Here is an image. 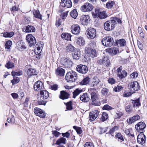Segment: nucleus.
<instances>
[{
	"mask_svg": "<svg viewBox=\"0 0 147 147\" xmlns=\"http://www.w3.org/2000/svg\"><path fill=\"white\" fill-rule=\"evenodd\" d=\"M119 129V127L117 126H115L113 128H112L111 129H110L109 132L108 133H107L106 134H109V133L111 135H112L113 134L114 132H115L116 131L118 130Z\"/></svg>",
	"mask_w": 147,
	"mask_h": 147,
	"instance_id": "nucleus-47",
	"label": "nucleus"
},
{
	"mask_svg": "<svg viewBox=\"0 0 147 147\" xmlns=\"http://www.w3.org/2000/svg\"><path fill=\"white\" fill-rule=\"evenodd\" d=\"M72 33L74 34L78 35L80 32V28L79 26L77 24L73 25L71 28Z\"/></svg>",
	"mask_w": 147,
	"mask_h": 147,
	"instance_id": "nucleus-19",
	"label": "nucleus"
},
{
	"mask_svg": "<svg viewBox=\"0 0 147 147\" xmlns=\"http://www.w3.org/2000/svg\"><path fill=\"white\" fill-rule=\"evenodd\" d=\"M74 52L72 56L73 58L75 59H79L80 57V51L79 50L76 49Z\"/></svg>",
	"mask_w": 147,
	"mask_h": 147,
	"instance_id": "nucleus-30",
	"label": "nucleus"
},
{
	"mask_svg": "<svg viewBox=\"0 0 147 147\" xmlns=\"http://www.w3.org/2000/svg\"><path fill=\"white\" fill-rule=\"evenodd\" d=\"M109 92V90L105 88H103L101 90L102 94L103 96L107 95Z\"/></svg>",
	"mask_w": 147,
	"mask_h": 147,
	"instance_id": "nucleus-53",
	"label": "nucleus"
},
{
	"mask_svg": "<svg viewBox=\"0 0 147 147\" xmlns=\"http://www.w3.org/2000/svg\"><path fill=\"white\" fill-rule=\"evenodd\" d=\"M84 147H94L93 144L90 142H86L84 145Z\"/></svg>",
	"mask_w": 147,
	"mask_h": 147,
	"instance_id": "nucleus-61",
	"label": "nucleus"
},
{
	"mask_svg": "<svg viewBox=\"0 0 147 147\" xmlns=\"http://www.w3.org/2000/svg\"><path fill=\"white\" fill-rule=\"evenodd\" d=\"M77 43L80 45H83L85 44L84 40L83 37H78L77 40Z\"/></svg>",
	"mask_w": 147,
	"mask_h": 147,
	"instance_id": "nucleus-40",
	"label": "nucleus"
},
{
	"mask_svg": "<svg viewBox=\"0 0 147 147\" xmlns=\"http://www.w3.org/2000/svg\"><path fill=\"white\" fill-rule=\"evenodd\" d=\"M116 24L115 21H112V20L107 21L104 23V28L107 31L112 30L114 28Z\"/></svg>",
	"mask_w": 147,
	"mask_h": 147,
	"instance_id": "nucleus-2",
	"label": "nucleus"
},
{
	"mask_svg": "<svg viewBox=\"0 0 147 147\" xmlns=\"http://www.w3.org/2000/svg\"><path fill=\"white\" fill-rule=\"evenodd\" d=\"M114 4L113 1H112L107 3L106 4L107 7L108 8H111L113 7V5Z\"/></svg>",
	"mask_w": 147,
	"mask_h": 147,
	"instance_id": "nucleus-58",
	"label": "nucleus"
},
{
	"mask_svg": "<svg viewBox=\"0 0 147 147\" xmlns=\"http://www.w3.org/2000/svg\"><path fill=\"white\" fill-rule=\"evenodd\" d=\"M17 49L19 50L23 51L26 49L24 43L23 42H19L17 46Z\"/></svg>",
	"mask_w": 147,
	"mask_h": 147,
	"instance_id": "nucleus-38",
	"label": "nucleus"
},
{
	"mask_svg": "<svg viewBox=\"0 0 147 147\" xmlns=\"http://www.w3.org/2000/svg\"><path fill=\"white\" fill-rule=\"evenodd\" d=\"M138 76V74L137 72H133L130 75L131 78H137Z\"/></svg>",
	"mask_w": 147,
	"mask_h": 147,
	"instance_id": "nucleus-64",
	"label": "nucleus"
},
{
	"mask_svg": "<svg viewBox=\"0 0 147 147\" xmlns=\"http://www.w3.org/2000/svg\"><path fill=\"white\" fill-rule=\"evenodd\" d=\"M44 88L42 83L40 81L36 82L34 85V88L35 90L38 91Z\"/></svg>",
	"mask_w": 147,
	"mask_h": 147,
	"instance_id": "nucleus-22",
	"label": "nucleus"
},
{
	"mask_svg": "<svg viewBox=\"0 0 147 147\" xmlns=\"http://www.w3.org/2000/svg\"><path fill=\"white\" fill-rule=\"evenodd\" d=\"M14 33L13 32H4L1 33V36L5 38L11 37L14 34Z\"/></svg>",
	"mask_w": 147,
	"mask_h": 147,
	"instance_id": "nucleus-31",
	"label": "nucleus"
},
{
	"mask_svg": "<svg viewBox=\"0 0 147 147\" xmlns=\"http://www.w3.org/2000/svg\"><path fill=\"white\" fill-rule=\"evenodd\" d=\"M146 140V137L144 134L143 132H141L137 136L138 142L141 144L143 145L145 143Z\"/></svg>",
	"mask_w": 147,
	"mask_h": 147,
	"instance_id": "nucleus-12",
	"label": "nucleus"
},
{
	"mask_svg": "<svg viewBox=\"0 0 147 147\" xmlns=\"http://www.w3.org/2000/svg\"><path fill=\"white\" fill-rule=\"evenodd\" d=\"M11 74L13 76V77H15L22 75L23 74V72L22 71H20L17 72L12 71Z\"/></svg>",
	"mask_w": 147,
	"mask_h": 147,
	"instance_id": "nucleus-45",
	"label": "nucleus"
},
{
	"mask_svg": "<svg viewBox=\"0 0 147 147\" xmlns=\"http://www.w3.org/2000/svg\"><path fill=\"white\" fill-rule=\"evenodd\" d=\"M65 70L61 67H58L55 70L56 75L61 76H63L65 74Z\"/></svg>",
	"mask_w": 147,
	"mask_h": 147,
	"instance_id": "nucleus-29",
	"label": "nucleus"
},
{
	"mask_svg": "<svg viewBox=\"0 0 147 147\" xmlns=\"http://www.w3.org/2000/svg\"><path fill=\"white\" fill-rule=\"evenodd\" d=\"M94 14L95 17H98L101 19L105 18L107 17L105 11H100L99 9L98 8L95 9V13Z\"/></svg>",
	"mask_w": 147,
	"mask_h": 147,
	"instance_id": "nucleus-6",
	"label": "nucleus"
},
{
	"mask_svg": "<svg viewBox=\"0 0 147 147\" xmlns=\"http://www.w3.org/2000/svg\"><path fill=\"white\" fill-rule=\"evenodd\" d=\"M5 66L8 69H9L14 67V65L13 63L10 61H8L5 65Z\"/></svg>",
	"mask_w": 147,
	"mask_h": 147,
	"instance_id": "nucleus-54",
	"label": "nucleus"
},
{
	"mask_svg": "<svg viewBox=\"0 0 147 147\" xmlns=\"http://www.w3.org/2000/svg\"><path fill=\"white\" fill-rule=\"evenodd\" d=\"M66 139L65 138L61 137L57 141L55 144L57 145H59L61 143L65 144H66Z\"/></svg>",
	"mask_w": 147,
	"mask_h": 147,
	"instance_id": "nucleus-39",
	"label": "nucleus"
},
{
	"mask_svg": "<svg viewBox=\"0 0 147 147\" xmlns=\"http://www.w3.org/2000/svg\"><path fill=\"white\" fill-rule=\"evenodd\" d=\"M64 104L65 105L67 110L70 111L73 109L72 107V102L71 101H70L68 102L64 103Z\"/></svg>",
	"mask_w": 147,
	"mask_h": 147,
	"instance_id": "nucleus-43",
	"label": "nucleus"
},
{
	"mask_svg": "<svg viewBox=\"0 0 147 147\" xmlns=\"http://www.w3.org/2000/svg\"><path fill=\"white\" fill-rule=\"evenodd\" d=\"M35 30L36 29L35 27L31 25H28L24 27L22 29L23 32L27 33L34 32Z\"/></svg>",
	"mask_w": 147,
	"mask_h": 147,
	"instance_id": "nucleus-20",
	"label": "nucleus"
},
{
	"mask_svg": "<svg viewBox=\"0 0 147 147\" xmlns=\"http://www.w3.org/2000/svg\"><path fill=\"white\" fill-rule=\"evenodd\" d=\"M108 82L109 83L111 84H115V80L113 78H109L108 80Z\"/></svg>",
	"mask_w": 147,
	"mask_h": 147,
	"instance_id": "nucleus-62",
	"label": "nucleus"
},
{
	"mask_svg": "<svg viewBox=\"0 0 147 147\" xmlns=\"http://www.w3.org/2000/svg\"><path fill=\"white\" fill-rule=\"evenodd\" d=\"M98 64L103 65L105 66L106 67H108L110 66L111 63L109 58L107 56L104 57L102 59H100L97 61Z\"/></svg>",
	"mask_w": 147,
	"mask_h": 147,
	"instance_id": "nucleus-5",
	"label": "nucleus"
},
{
	"mask_svg": "<svg viewBox=\"0 0 147 147\" xmlns=\"http://www.w3.org/2000/svg\"><path fill=\"white\" fill-rule=\"evenodd\" d=\"M80 21L83 25H87L90 21V17L88 15H84L81 17Z\"/></svg>",
	"mask_w": 147,
	"mask_h": 147,
	"instance_id": "nucleus-23",
	"label": "nucleus"
},
{
	"mask_svg": "<svg viewBox=\"0 0 147 147\" xmlns=\"http://www.w3.org/2000/svg\"><path fill=\"white\" fill-rule=\"evenodd\" d=\"M38 100L37 102V104L39 105H45L47 102V101L44 100V99H41V98H38Z\"/></svg>",
	"mask_w": 147,
	"mask_h": 147,
	"instance_id": "nucleus-51",
	"label": "nucleus"
},
{
	"mask_svg": "<svg viewBox=\"0 0 147 147\" xmlns=\"http://www.w3.org/2000/svg\"><path fill=\"white\" fill-rule=\"evenodd\" d=\"M77 78V74L74 71L68 72L66 74L65 79L67 82H75Z\"/></svg>",
	"mask_w": 147,
	"mask_h": 147,
	"instance_id": "nucleus-1",
	"label": "nucleus"
},
{
	"mask_svg": "<svg viewBox=\"0 0 147 147\" xmlns=\"http://www.w3.org/2000/svg\"><path fill=\"white\" fill-rule=\"evenodd\" d=\"M80 98V100L84 102L88 101L90 99L89 96L86 93H84L83 94L81 95Z\"/></svg>",
	"mask_w": 147,
	"mask_h": 147,
	"instance_id": "nucleus-26",
	"label": "nucleus"
},
{
	"mask_svg": "<svg viewBox=\"0 0 147 147\" xmlns=\"http://www.w3.org/2000/svg\"><path fill=\"white\" fill-rule=\"evenodd\" d=\"M128 86L129 89L133 93H135V91L140 90V89L139 84L136 81L131 82L128 84Z\"/></svg>",
	"mask_w": 147,
	"mask_h": 147,
	"instance_id": "nucleus-4",
	"label": "nucleus"
},
{
	"mask_svg": "<svg viewBox=\"0 0 147 147\" xmlns=\"http://www.w3.org/2000/svg\"><path fill=\"white\" fill-rule=\"evenodd\" d=\"M126 42L124 39L116 40L114 42V45H116L118 47H123L126 45Z\"/></svg>",
	"mask_w": 147,
	"mask_h": 147,
	"instance_id": "nucleus-21",
	"label": "nucleus"
},
{
	"mask_svg": "<svg viewBox=\"0 0 147 147\" xmlns=\"http://www.w3.org/2000/svg\"><path fill=\"white\" fill-rule=\"evenodd\" d=\"M90 78L89 77L87 76L84 78L83 80L80 82V84L82 85H86L88 84L90 81Z\"/></svg>",
	"mask_w": 147,
	"mask_h": 147,
	"instance_id": "nucleus-41",
	"label": "nucleus"
},
{
	"mask_svg": "<svg viewBox=\"0 0 147 147\" xmlns=\"http://www.w3.org/2000/svg\"><path fill=\"white\" fill-rule=\"evenodd\" d=\"M69 94L65 91L62 90L60 91L59 97L60 99L64 100L68 99L69 97Z\"/></svg>",
	"mask_w": 147,
	"mask_h": 147,
	"instance_id": "nucleus-24",
	"label": "nucleus"
},
{
	"mask_svg": "<svg viewBox=\"0 0 147 147\" xmlns=\"http://www.w3.org/2000/svg\"><path fill=\"white\" fill-rule=\"evenodd\" d=\"M146 127L145 124L143 122H140L136 124L135 126V128L138 131L140 132H143L144 129Z\"/></svg>",
	"mask_w": 147,
	"mask_h": 147,
	"instance_id": "nucleus-14",
	"label": "nucleus"
},
{
	"mask_svg": "<svg viewBox=\"0 0 147 147\" xmlns=\"http://www.w3.org/2000/svg\"><path fill=\"white\" fill-rule=\"evenodd\" d=\"M99 114L97 110H94L90 112L89 114V121H94L97 117Z\"/></svg>",
	"mask_w": 147,
	"mask_h": 147,
	"instance_id": "nucleus-13",
	"label": "nucleus"
},
{
	"mask_svg": "<svg viewBox=\"0 0 147 147\" xmlns=\"http://www.w3.org/2000/svg\"><path fill=\"white\" fill-rule=\"evenodd\" d=\"M85 50L86 53L89 54L92 58H93L97 57V53L95 49L88 47L86 48Z\"/></svg>",
	"mask_w": 147,
	"mask_h": 147,
	"instance_id": "nucleus-15",
	"label": "nucleus"
},
{
	"mask_svg": "<svg viewBox=\"0 0 147 147\" xmlns=\"http://www.w3.org/2000/svg\"><path fill=\"white\" fill-rule=\"evenodd\" d=\"M131 100L132 101V103L134 107H135V106L138 107L141 105V103L140 102V98L135 100Z\"/></svg>",
	"mask_w": 147,
	"mask_h": 147,
	"instance_id": "nucleus-34",
	"label": "nucleus"
},
{
	"mask_svg": "<svg viewBox=\"0 0 147 147\" xmlns=\"http://www.w3.org/2000/svg\"><path fill=\"white\" fill-rule=\"evenodd\" d=\"M27 73L28 76L30 77L32 75H36V73L35 70L32 68H30L27 70Z\"/></svg>",
	"mask_w": 147,
	"mask_h": 147,
	"instance_id": "nucleus-35",
	"label": "nucleus"
},
{
	"mask_svg": "<svg viewBox=\"0 0 147 147\" xmlns=\"http://www.w3.org/2000/svg\"><path fill=\"white\" fill-rule=\"evenodd\" d=\"M40 94L41 95L40 98H41V99H47L49 96L48 92L45 90L40 91Z\"/></svg>",
	"mask_w": 147,
	"mask_h": 147,
	"instance_id": "nucleus-28",
	"label": "nucleus"
},
{
	"mask_svg": "<svg viewBox=\"0 0 147 147\" xmlns=\"http://www.w3.org/2000/svg\"><path fill=\"white\" fill-rule=\"evenodd\" d=\"M93 6L91 4L86 3L81 6V9L83 12L91 11L93 9Z\"/></svg>",
	"mask_w": 147,
	"mask_h": 147,
	"instance_id": "nucleus-11",
	"label": "nucleus"
},
{
	"mask_svg": "<svg viewBox=\"0 0 147 147\" xmlns=\"http://www.w3.org/2000/svg\"><path fill=\"white\" fill-rule=\"evenodd\" d=\"M140 118V117L138 115H134L132 117L129 118V119H127V123L129 124H131L136 121L139 119Z\"/></svg>",
	"mask_w": 147,
	"mask_h": 147,
	"instance_id": "nucleus-27",
	"label": "nucleus"
},
{
	"mask_svg": "<svg viewBox=\"0 0 147 147\" xmlns=\"http://www.w3.org/2000/svg\"><path fill=\"white\" fill-rule=\"evenodd\" d=\"M26 40L30 47L34 45L36 43L35 38L31 34H28L26 36Z\"/></svg>",
	"mask_w": 147,
	"mask_h": 147,
	"instance_id": "nucleus-8",
	"label": "nucleus"
},
{
	"mask_svg": "<svg viewBox=\"0 0 147 147\" xmlns=\"http://www.w3.org/2000/svg\"><path fill=\"white\" fill-rule=\"evenodd\" d=\"M52 132V134H53L56 137H58L59 135L61 134L59 132L56 130L53 131Z\"/></svg>",
	"mask_w": 147,
	"mask_h": 147,
	"instance_id": "nucleus-63",
	"label": "nucleus"
},
{
	"mask_svg": "<svg viewBox=\"0 0 147 147\" xmlns=\"http://www.w3.org/2000/svg\"><path fill=\"white\" fill-rule=\"evenodd\" d=\"M89 38L93 39L96 36V31L94 29L90 28L88 30H87L86 31Z\"/></svg>",
	"mask_w": 147,
	"mask_h": 147,
	"instance_id": "nucleus-16",
	"label": "nucleus"
},
{
	"mask_svg": "<svg viewBox=\"0 0 147 147\" xmlns=\"http://www.w3.org/2000/svg\"><path fill=\"white\" fill-rule=\"evenodd\" d=\"M123 88L122 86L117 85V87H115L113 90L115 92H119L121 91Z\"/></svg>",
	"mask_w": 147,
	"mask_h": 147,
	"instance_id": "nucleus-57",
	"label": "nucleus"
},
{
	"mask_svg": "<svg viewBox=\"0 0 147 147\" xmlns=\"http://www.w3.org/2000/svg\"><path fill=\"white\" fill-rule=\"evenodd\" d=\"M35 114L40 118H44L46 116V113L42 109L38 107H35L34 109Z\"/></svg>",
	"mask_w": 147,
	"mask_h": 147,
	"instance_id": "nucleus-10",
	"label": "nucleus"
},
{
	"mask_svg": "<svg viewBox=\"0 0 147 147\" xmlns=\"http://www.w3.org/2000/svg\"><path fill=\"white\" fill-rule=\"evenodd\" d=\"M72 6V3L71 0H61L60 7L70 8Z\"/></svg>",
	"mask_w": 147,
	"mask_h": 147,
	"instance_id": "nucleus-17",
	"label": "nucleus"
},
{
	"mask_svg": "<svg viewBox=\"0 0 147 147\" xmlns=\"http://www.w3.org/2000/svg\"><path fill=\"white\" fill-rule=\"evenodd\" d=\"M99 82V80L98 78L94 77L92 82V87H94L95 86H96Z\"/></svg>",
	"mask_w": 147,
	"mask_h": 147,
	"instance_id": "nucleus-46",
	"label": "nucleus"
},
{
	"mask_svg": "<svg viewBox=\"0 0 147 147\" xmlns=\"http://www.w3.org/2000/svg\"><path fill=\"white\" fill-rule=\"evenodd\" d=\"M66 50L67 53H72L74 51L75 48L71 44H69L66 47Z\"/></svg>",
	"mask_w": 147,
	"mask_h": 147,
	"instance_id": "nucleus-37",
	"label": "nucleus"
},
{
	"mask_svg": "<svg viewBox=\"0 0 147 147\" xmlns=\"http://www.w3.org/2000/svg\"><path fill=\"white\" fill-rule=\"evenodd\" d=\"M107 52L108 53L112 55L116 54L119 52L118 48L113 47L108 48L107 49Z\"/></svg>",
	"mask_w": 147,
	"mask_h": 147,
	"instance_id": "nucleus-25",
	"label": "nucleus"
},
{
	"mask_svg": "<svg viewBox=\"0 0 147 147\" xmlns=\"http://www.w3.org/2000/svg\"><path fill=\"white\" fill-rule=\"evenodd\" d=\"M109 118L108 114L105 112H104L102 113V116L101 118V120L102 122H104Z\"/></svg>",
	"mask_w": 147,
	"mask_h": 147,
	"instance_id": "nucleus-44",
	"label": "nucleus"
},
{
	"mask_svg": "<svg viewBox=\"0 0 147 147\" xmlns=\"http://www.w3.org/2000/svg\"><path fill=\"white\" fill-rule=\"evenodd\" d=\"M61 63L65 68L71 67L73 64V63L71 61L65 58L62 59Z\"/></svg>",
	"mask_w": 147,
	"mask_h": 147,
	"instance_id": "nucleus-7",
	"label": "nucleus"
},
{
	"mask_svg": "<svg viewBox=\"0 0 147 147\" xmlns=\"http://www.w3.org/2000/svg\"><path fill=\"white\" fill-rule=\"evenodd\" d=\"M61 36L62 38L67 40H71V35L69 33H62Z\"/></svg>",
	"mask_w": 147,
	"mask_h": 147,
	"instance_id": "nucleus-32",
	"label": "nucleus"
},
{
	"mask_svg": "<svg viewBox=\"0 0 147 147\" xmlns=\"http://www.w3.org/2000/svg\"><path fill=\"white\" fill-rule=\"evenodd\" d=\"M73 128L76 130L78 134H80L82 132V129L80 127L74 126L73 127Z\"/></svg>",
	"mask_w": 147,
	"mask_h": 147,
	"instance_id": "nucleus-50",
	"label": "nucleus"
},
{
	"mask_svg": "<svg viewBox=\"0 0 147 147\" xmlns=\"http://www.w3.org/2000/svg\"><path fill=\"white\" fill-rule=\"evenodd\" d=\"M70 15L73 18L76 19L78 15L77 10L76 9H74L70 13Z\"/></svg>",
	"mask_w": 147,
	"mask_h": 147,
	"instance_id": "nucleus-42",
	"label": "nucleus"
},
{
	"mask_svg": "<svg viewBox=\"0 0 147 147\" xmlns=\"http://www.w3.org/2000/svg\"><path fill=\"white\" fill-rule=\"evenodd\" d=\"M102 109L103 110H105L108 111L111 110L113 109L112 107L109 106L108 105H105L102 107Z\"/></svg>",
	"mask_w": 147,
	"mask_h": 147,
	"instance_id": "nucleus-56",
	"label": "nucleus"
},
{
	"mask_svg": "<svg viewBox=\"0 0 147 147\" xmlns=\"http://www.w3.org/2000/svg\"><path fill=\"white\" fill-rule=\"evenodd\" d=\"M51 88V90L56 91L58 88V85L57 84H55L50 86Z\"/></svg>",
	"mask_w": 147,
	"mask_h": 147,
	"instance_id": "nucleus-59",
	"label": "nucleus"
},
{
	"mask_svg": "<svg viewBox=\"0 0 147 147\" xmlns=\"http://www.w3.org/2000/svg\"><path fill=\"white\" fill-rule=\"evenodd\" d=\"M99 128L100 130L99 133L100 134H102L106 132L107 131V127L102 128L100 127Z\"/></svg>",
	"mask_w": 147,
	"mask_h": 147,
	"instance_id": "nucleus-60",
	"label": "nucleus"
},
{
	"mask_svg": "<svg viewBox=\"0 0 147 147\" xmlns=\"http://www.w3.org/2000/svg\"><path fill=\"white\" fill-rule=\"evenodd\" d=\"M90 94L91 95V100L92 102V104L93 105H94L95 106L100 105V101L96 103H95L97 99V95L96 93L94 92H91Z\"/></svg>",
	"mask_w": 147,
	"mask_h": 147,
	"instance_id": "nucleus-18",
	"label": "nucleus"
},
{
	"mask_svg": "<svg viewBox=\"0 0 147 147\" xmlns=\"http://www.w3.org/2000/svg\"><path fill=\"white\" fill-rule=\"evenodd\" d=\"M12 45V42L10 40L7 41L5 45V48L6 49H10V47Z\"/></svg>",
	"mask_w": 147,
	"mask_h": 147,
	"instance_id": "nucleus-49",
	"label": "nucleus"
},
{
	"mask_svg": "<svg viewBox=\"0 0 147 147\" xmlns=\"http://www.w3.org/2000/svg\"><path fill=\"white\" fill-rule=\"evenodd\" d=\"M115 137L116 138H117L119 140V141L121 140V141H124V139L123 137V136L120 133H118L115 136Z\"/></svg>",
	"mask_w": 147,
	"mask_h": 147,
	"instance_id": "nucleus-55",
	"label": "nucleus"
},
{
	"mask_svg": "<svg viewBox=\"0 0 147 147\" xmlns=\"http://www.w3.org/2000/svg\"><path fill=\"white\" fill-rule=\"evenodd\" d=\"M102 44L104 46L109 47L113 45H114V42L113 38L111 36L105 37L101 41Z\"/></svg>",
	"mask_w": 147,
	"mask_h": 147,
	"instance_id": "nucleus-3",
	"label": "nucleus"
},
{
	"mask_svg": "<svg viewBox=\"0 0 147 147\" xmlns=\"http://www.w3.org/2000/svg\"><path fill=\"white\" fill-rule=\"evenodd\" d=\"M127 73L125 70L122 71L120 73H118L117 76L120 80H122V79L125 78L127 75Z\"/></svg>",
	"mask_w": 147,
	"mask_h": 147,
	"instance_id": "nucleus-33",
	"label": "nucleus"
},
{
	"mask_svg": "<svg viewBox=\"0 0 147 147\" xmlns=\"http://www.w3.org/2000/svg\"><path fill=\"white\" fill-rule=\"evenodd\" d=\"M33 14L34 17L36 18L42 19V15L40 14V12L38 10H34L33 11Z\"/></svg>",
	"mask_w": 147,
	"mask_h": 147,
	"instance_id": "nucleus-36",
	"label": "nucleus"
},
{
	"mask_svg": "<svg viewBox=\"0 0 147 147\" xmlns=\"http://www.w3.org/2000/svg\"><path fill=\"white\" fill-rule=\"evenodd\" d=\"M76 70L80 73L85 74L87 73L88 68L85 65L80 64L77 65Z\"/></svg>",
	"mask_w": 147,
	"mask_h": 147,
	"instance_id": "nucleus-9",
	"label": "nucleus"
},
{
	"mask_svg": "<svg viewBox=\"0 0 147 147\" xmlns=\"http://www.w3.org/2000/svg\"><path fill=\"white\" fill-rule=\"evenodd\" d=\"M20 80V79L19 78L13 77V79L11 81V82L12 83L13 85H14L18 83Z\"/></svg>",
	"mask_w": 147,
	"mask_h": 147,
	"instance_id": "nucleus-52",
	"label": "nucleus"
},
{
	"mask_svg": "<svg viewBox=\"0 0 147 147\" xmlns=\"http://www.w3.org/2000/svg\"><path fill=\"white\" fill-rule=\"evenodd\" d=\"M82 92L81 90H79L78 89H76L73 92V98H75L76 97L78 96Z\"/></svg>",
	"mask_w": 147,
	"mask_h": 147,
	"instance_id": "nucleus-48",
	"label": "nucleus"
}]
</instances>
